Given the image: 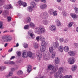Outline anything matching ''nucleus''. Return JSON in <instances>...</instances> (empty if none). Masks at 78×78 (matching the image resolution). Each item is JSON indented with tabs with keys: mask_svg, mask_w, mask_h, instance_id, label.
<instances>
[{
	"mask_svg": "<svg viewBox=\"0 0 78 78\" xmlns=\"http://www.w3.org/2000/svg\"><path fill=\"white\" fill-rule=\"evenodd\" d=\"M23 6L24 7H25V6H27V4L26 3V2H23V4H22Z\"/></svg>",
	"mask_w": 78,
	"mask_h": 78,
	"instance_id": "49530a36",
	"label": "nucleus"
},
{
	"mask_svg": "<svg viewBox=\"0 0 78 78\" xmlns=\"http://www.w3.org/2000/svg\"><path fill=\"white\" fill-rule=\"evenodd\" d=\"M30 6L33 8H35L36 7V4L35 2L32 1L30 2Z\"/></svg>",
	"mask_w": 78,
	"mask_h": 78,
	"instance_id": "aec40b11",
	"label": "nucleus"
},
{
	"mask_svg": "<svg viewBox=\"0 0 78 78\" xmlns=\"http://www.w3.org/2000/svg\"><path fill=\"white\" fill-rule=\"evenodd\" d=\"M35 32L36 33L39 34L40 33H44L45 28L42 26H40L39 27H37L35 29Z\"/></svg>",
	"mask_w": 78,
	"mask_h": 78,
	"instance_id": "f03ea898",
	"label": "nucleus"
},
{
	"mask_svg": "<svg viewBox=\"0 0 78 78\" xmlns=\"http://www.w3.org/2000/svg\"><path fill=\"white\" fill-rule=\"evenodd\" d=\"M64 69H63V68L61 67L58 69V72L60 74H62V73Z\"/></svg>",
	"mask_w": 78,
	"mask_h": 78,
	"instance_id": "a211bd4d",
	"label": "nucleus"
},
{
	"mask_svg": "<svg viewBox=\"0 0 78 78\" xmlns=\"http://www.w3.org/2000/svg\"><path fill=\"white\" fill-rule=\"evenodd\" d=\"M58 9L59 10H61L62 9L60 7H58Z\"/></svg>",
	"mask_w": 78,
	"mask_h": 78,
	"instance_id": "69168bd1",
	"label": "nucleus"
},
{
	"mask_svg": "<svg viewBox=\"0 0 78 78\" xmlns=\"http://www.w3.org/2000/svg\"><path fill=\"white\" fill-rule=\"evenodd\" d=\"M23 73V71H22V70H19L17 73V75H22Z\"/></svg>",
	"mask_w": 78,
	"mask_h": 78,
	"instance_id": "bb28decb",
	"label": "nucleus"
},
{
	"mask_svg": "<svg viewBox=\"0 0 78 78\" xmlns=\"http://www.w3.org/2000/svg\"><path fill=\"white\" fill-rule=\"evenodd\" d=\"M56 22L57 23V25L58 26H61V23L58 20H57L56 21Z\"/></svg>",
	"mask_w": 78,
	"mask_h": 78,
	"instance_id": "473e14b6",
	"label": "nucleus"
},
{
	"mask_svg": "<svg viewBox=\"0 0 78 78\" xmlns=\"http://www.w3.org/2000/svg\"><path fill=\"white\" fill-rule=\"evenodd\" d=\"M3 26V23L2 22H0V28H2Z\"/></svg>",
	"mask_w": 78,
	"mask_h": 78,
	"instance_id": "603ef678",
	"label": "nucleus"
},
{
	"mask_svg": "<svg viewBox=\"0 0 78 78\" xmlns=\"http://www.w3.org/2000/svg\"><path fill=\"white\" fill-rule=\"evenodd\" d=\"M57 12L56 11H54L53 13V16H56L57 15Z\"/></svg>",
	"mask_w": 78,
	"mask_h": 78,
	"instance_id": "a18cd8bd",
	"label": "nucleus"
},
{
	"mask_svg": "<svg viewBox=\"0 0 78 78\" xmlns=\"http://www.w3.org/2000/svg\"><path fill=\"white\" fill-rule=\"evenodd\" d=\"M11 72H13V71H14V70H15V69H14V68H12L11 69Z\"/></svg>",
	"mask_w": 78,
	"mask_h": 78,
	"instance_id": "e2e57ef3",
	"label": "nucleus"
},
{
	"mask_svg": "<svg viewBox=\"0 0 78 78\" xmlns=\"http://www.w3.org/2000/svg\"><path fill=\"white\" fill-rule=\"evenodd\" d=\"M74 46L76 48L78 47V44L76 43H75L74 44Z\"/></svg>",
	"mask_w": 78,
	"mask_h": 78,
	"instance_id": "3c124183",
	"label": "nucleus"
},
{
	"mask_svg": "<svg viewBox=\"0 0 78 78\" xmlns=\"http://www.w3.org/2000/svg\"><path fill=\"white\" fill-rule=\"evenodd\" d=\"M55 62L56 64H58L60 62V59H59V58L58 57H56L55 58Z\"/></svg>",
	"mask_w": 78,
	"mask_h": 78,
	"instance_id": "dca6fc26",
	"label": "nucleus"
},
{
	"mask_svg": "<svg viewBox=\"0 0 78 78\" xmlns=\"http://www.w3.org/2000/svg\"><path fill=\"white\" fill-rule=\"evenodd\" d=\"M34 8L31 7V6H30L27 7V10L29 11V12H32Z\"/></svg>",
	"mask_w": 78,
	"mask_h": 78,
	"instance_id": "4be33fe9",
	"label": "nucleus"
},
{
	"mask_svg": "<svg viewBox=\"0 0 78 78\" xmlns=\"http://www.w3.org/2000/svg\"><path fill=\"white\" fill-rule=\"evenodd\" d=\"M8 22H11V17L10 16H8L7 17Z\"/></svg>",
	"mask_w": 78,
	"mask_h": 78,
	"instance_id": "79ce46f5",
	"label": "nucleus"
},
{
	"mask_svg": "<svg viewBox=\"0 0 78 78\" xmlns=\"http://www.w3.org/2000/svg\"><path fill=\"white\" fill-rule=\"evenodd\" d=\"M59 78H64V77H63L62 75H61L59 77Z\"/></svg>",
	"mask_w": 78,
	"mask_h": 78,
	"instance_id": "052dcab7",
	"label": "nucleus"
},
{
	"mask_svg": "<svg viewBox=\"0 0 78 78\" xmlns=\"http://www.w3.org/2000/svg\"><path fill=\"white\" fill-rule=\"evenodd\" d=\"M50 30L52 31H55L56 30V27L55 26L52 25L50 26Z\"/></svg>",
	"mask_w": 78,
	"mask_h": 78,
	"instance_id": "ddd939ff",
	"label": "nucleus"
},
{
	"mask_svg": "<svg viewBox=\"0 0 78 78\" xmlns=\"http://www.w3.org/2000/svg\"><path fill=\"white\" fill-rule=\"evenodd\" d=\"M14 58H15V56H12L10 58V60H12V59H14Z\"/></svg>",
	"mask_w": 78,
	"mask_h": 78,
	"instance_id": "13d9d810",
	"label": "nucleus"
},
{
	"mask_svg": "<svg viewBox=\"0 0 78 78\" xmlns=\"http://www.w3.org/2000/svg\"><path fill=\"white\" fill-rule=\"evenodd\" d=\"M16 54L17 55L19 56H21V52L20 51H18L16 52Z\"/></svg>",
	"mask_w": 78,
	"mask_h": 78,
	"instance_id": "e433bc0d",
	"label": "nucleus"
},
{
	"mask_svg": "<svg viewBox=\"0 0 78 78\" xmlns=\"http://www.w3.org/2000/svg\"><path fill=\"white\" fill-rule=\"evenodd\" d=\"M50 58H51V56H50V54L49 53L46 54L45 55L43 56L44 59L46 61L49 60V59H50Z\"/></svg>",
	"mask_w": 78,
	"mask_h": 78,
	"instance_id": "423d86ee",
	"label": "nucleus"
},
{
	"mask_svg": "<svg viewBox=\"0 0 78 78\" xmlns=\"http://www.w3.org/2000/svg\"><path fill=\"white\" fill-rule=\"evenodd\" d=\"M47 5L45 4H43L40 5V8L41 9H45L47 8Z\"/></svg>",
	"mask_w": 78,
	"mask_h": 78,
	"instance_id": "393cba45",
	"label": "nucleus"
},
{
	"mask_svg": "<svg viewBox=\"0 0 78 78\" xmlns=\"http://www.w3.org/2000/svg\"><path fill=\"white\" fill-rule=\"evenodd\" d=\"M18 3L19 6H22L23 4V2L22 1H19Z\"/></svg>",
	"mask_w": 78,
	"mask_h": 78,
	"instance_id": "f704fd0d",
	"label": "nucleus"
},
{
	"mask_svg": "<svg viewBox=\"0 0 78 78\" xmlns=\"http://www.w3.org/2000/svg\"><path fill=\"white\" fill-rule=\"evenodd\" d=\"M53 50H55V49H53V47H50L49 48V52L51 53H53Z\"/></svg>",
	"mask_w": 78,
	"mask_h": 78,
	"instance_id": "cd10ccee",
	"label": "nucleus"
},
{
	"mask_svg": "<svg viewBox=\"0 0 78 78\" xmlns=\"http://www.w3.org/2000/svg\"><path fill=\"white\" fill-rule=\"evenodd\" d=\"M64 48L62 46H60L58 48V51L60 52H63Z\"/></svg>",
	"mask_w": 78,
	"mask_h": 78,
	"instance_id": "412c9836",
	"label": "nucleus"
},
{
	"mask_svg": "<svg viewBox=\"0 0 78 78\" xmlns=\"http://www.w3.org/2000/svg\"><path fill=\"white\" fill-rule=\"evenodd\" d=\"M61 0H57V2H58V3H60L61 2Z\"/></svg>",
	"mask_w": 78,
	"mask_h": 78,
	"instance_id": "338daca9",
	"label": "nucleus"
},
{
	"mask_svg": "<svg viewBox=\"0 0 78 78\" xmlns=\"http://www.w3.org/2000/svg\"><path fill=\"white\" fill-rule=\"evenodd\" d=\"M29 56L30 58H31V57H34V56H35V54H32V52L29 51L28 53H27V56Z\"/></svg>",
	"mask_w": 78,
	"mask_h": 78,
	"instance_id": "2eb2a0df",
	"label": "nucleus"
},
{
	"mask_svg": "<svg viewBox=\"0 0 78 78\" xmlns=\"http://www.w3.org/2000/svg\"><path fill=\"white\" fill-rule=\"evenodd\" d=\"M23 47L24 48H28V44L27 43H24L23 44Z\"/></svg>",
	"mask_w": 78,
	"mask_h": 78,
	"instance_id": "4c0bfd02",
	"label": "nucleus"
},
{
	"mask_svg": "<svg viewBox=\"0 0 78 78\" xmlns=\"http://www.w3.org/2000/svg\"><path fill=\"white\" fill-rule=\"evenodd\" d=\"M68 62L70 64H74L75 62V58L73 57H70L68 60Z\"/></svg>",
	"mask_w": 78,
	"mask_h": 78,
	"instance_id": "0eeeda50",
	"label": "nucleus"
},
{
	"mask_svg": "<svg viewBox=\"0 0 78 78\" xmlns=\"http://www.w3.org/2000/svg\"><path fill=\"white\" fill-rule=\"evenodd\" d=\"M60 74L58 72H57L55 73L54 74V77L55 78H59Z\"/></svg>",
	"mask_w": 78,
	"mask_h": 78,
	"instance_id": "5701e85b",
	"label": "nucleus"
},
{
	"mask_svg": "<svg viewBox=\"0 0 78 78\" xmlns=\"http://www.w3.org/2000/svg\"><path fill=\"white\" fill-rule=\"evenodd\" d=\"M4 70L3 67H0V71H2V70Z\"/></svg>",
	"mask_w": 78,
	"mask_h": 78,
	"instance_id": "5fc2aeb1",
	"label": "nucleus"
},
{
	"mask_svg": "<svg viewBox=\"0 0 78 78\" xmlns=\"http://www.w3.org/2000/svg\"><path fill=\"white\" fill-rule=\"evenodd\" d=\"M40 17L43 19H45L48 18V13L46 12H44L40 14Z\"/></svg>",
	"mask_w": 78,
	"mask_h": 78,
	"instance_id": "20e7f679",
	"label": "nucleus"
},
{
	"mask_svg": "<svg viewBox=\"0 0 78 78\" xmlns=\"http://www.w3.org/2000/svg\"><path fill=\"white\" fill-rule=\"evenodd\" d=\"M32 67L30 65H29L27 66V72L28 73H30V72L32 70V69H31Z\"/></svg>",
	"mask_w": 78,
	"mask_h": 78,
	"instance_id": "f3484780",
	"label": "nucleus"
},
{
	"mask_svg": "<svg viewBox=\"0 0 78 78\" xmlns=\"http://www.w3.org/2000/svg\"><path fill=\"white\" fill-rule=\"evenodd\" d=\"M14 64V62L12 61H9V64Z\"/></svg>",
	"mask_w": 78,
	"mask_h": 78,
	"instance_id": "8fccbe9b",
	"label": "nucleus"
},
{
	"mask_svg": "<svg viewBox=\"0 0 78 78\" xmlns=\"http://www.w3.org/2000/svg\"><path fill=\"white\" fill-rule=\"evenodd\" d=\"M41 36V35L40 36H37L36 37V39L37 41H38V42L39 41V39H41L40 36Z\"/></svg>",
	"mask_w": 78,
	"mask_h": 78,
	"instance_id": "a19ab883",
	"label": "nucleus"
},
{
	"mask_svg": "<svg viewBox=\"0 0 78 78\" xmlns=\"http://www.w3.org/2000/svg\"><path fill=\"white\" fill-rule=\"evenodd\" d=\"M24 29L26 30H27V29H28V28H29V25H26L24 26Z\"/></svg>",
	"mask_w": 78,
	"mask_h": 78,
	"instance_id": "c03bdc74",
	"label": "nucleus"
},
{
	"mask_svg": "<svg viewBox=\"0 0 78 78\" xmlns=\"http://www.w3.org/2000/svg\"><path fill=\"white\" fill-rule=\"evenodd\" d=\"M2 39H3L4 42H11L12 39L9 35H6L5 36H3L2 37Z\"/></svg>",
	"mask_w": 78,
	"mask_h": 78,
	"instance_id": "7ed1b4c3",
	"label": "nucleus"
},
{
	"mask_svg": "<svg viewBox=\"0 0 78 78\" xmlns=\"http://www.w3.org/2000/svg\"><path fill=\"white\" fill-rule=\"evenodd\" d=\"M34 48H38V44L37 43H35L34 45Z\"/></svg>",
	"mask_w": 78,
	"mask_h": 78,
	"instance_id": "72a5a7b5",
	"label": "nucleus"
},
{
	"mask_svg": "<svg viewBox=\"0 0 78 78\" xmlns=\"http://www.w3.org/2000/svg\"><path fill=\"white\" fill-rule=\"evenodd\" d=\"M56 54V52H53L52 53V55H51V58L53 59L55 58V55Z\"/></svg>",
	"mask_w": 78,
	"mask_h": 78,
	"instance_id": "c756f323",
	"label": "nucleus"
},
{
	"mask_svg": "<svg viewBox=\"0 0 78 78\" xmlns=\"http://www.w3.org/2000/svg\"><path fill=\"white\" fill-rule=\"evenodd\" d=\"M29 26L30 27H35V25L32 22L30 23Z\"/></svg>",
	"mask_w": 78,
	"mask_h": 78,
	"instance_id": "7c9ffc66",
	"label": "nucleus"
},
{
	"mask_svg": "<svg viewBox=\"0 0 78 78\" xmlns=\"http://www.w3.org/2000/svg\"><path fill=\"white\" fill-rule=\"evenodd\" d=\"M68 54L69 55L71 56H74L75 55V52L71 51H69Z\"/></svg>",
	"mask_w": 78,
	"mask_h": 78,
	"instance_id": "6ab92c4d",
	"label": "nucleus"
},
{
	"mask_svg": "<svg viewBox=\"0 0 78 78\" xmlns=\"http://www.w3.org/2000/svg\"><path fill=\"white\" fill-rule=\"evenodd\" d=\"M28 35L30 36L32 39H34L35 37V35L34 34V33L31 30H30L28 32Z\"/></svg>",
	"mask_w": 78,
	"mask_h": 78,
	"instance_id": "9d476101",
	"label": "nucleus"
},
{
	"mask_svg": "<svg viewBox=\"0 0 78 78\" xmlns=\"http://www.w3.org/2000/svg\"><path fill=\"white\" fill-rule=\"evenodd\" d=\"M12 51V48H11V49H9L8 51L9 52H11Z\"/></svg>",
	"mask_w": 78,
	"mask_h": 78,
	"instance_id": "680f3d73",
	"label": "nucleus"
},
{
	"mask_svg": "<svg viewBox=\"0 0 78 78\" xmlns=\"http://www.w3.org/2000/svg\"><path fill=\"white\" fill-rule=\"evenodd\" d=\"M72 25H73V23L70 22L69 23L68 25V27L69 28H70V27H72Z\"/></svg>",
	"mask_w": 78,
	"mask_h": 78,
	"instance_id": "c9c22d12",
	"label": "nucleus"
},
{
	"mask_svg": "<svg viewBox=\"0 0 78 78\" xmlns=\"http://www.w3.org/2000/svg\"><path fill=\"white\" fill-rule=\"evenodd\" d=\"M46 48L45 46L41 45L40 47V50L41 51H38L37 52V58L38 60H41L42 57V52L45 51Z\"/></svg>",
	"mask_w": 78,
	"mask_h": 78,
	"instance_id": "f257e3e1",
	"label": "nucleus"
},
{
	"mask_svg": "<svg viewBox=\"0 0 78 78\" xmlns=\"http://www.w3.org/2000/svg\"><path fill=\"white\" fill-rule=\"evenodd\" d=\"M40 37V41H41V44L42 45L45 46L47 45V43L45 42V38L42 36H41Z\"/></svg>",
	"mask_w": 78,
	"mask_h": 78,
	"instance_id": "39448f33",
	"label": "nucleus"
},
{
	"mask_svg": "<svg viewBox=\"0 0 78 78\" xmlns=\"http://www.w3.org/2000/svg\"><path fill=\"white\" fill-rule=\"evenodd\" d=\"M70 1L72 2H75L76 1V0H70Z\"/></svg>",
	"mask_w": 78,
	"mask_h": 78,
	"instance_id": "0e129e2a",
	"label": "nucleus"
},
{
	"mask_svg": "<svg viewBox=\"0 0 78 78\" xmlns=\"http://www.w3.org/2000/svg\"><path fill=\"white\" fill-rule=\"evenodd\" d=\"M5 8L8 9H9L10 8H12V6L10 4L9 5H6L5 6Z\"/></svg>",
	"mask_w": 78,
	"mask_h": 78,
	"instance_id": "a878e982",
	"label": "nucleus"
},
{
	"mask_svg": "<svg viewBox=\"0 0 78 78\" xmlns=\"http://www.w3.org/2000/svg\"><path fill=\"white\" fill-rule=\"evenodd\" d=\"M74 9L75 11V12L76 13V14H78V9L76 7H75L74 8Z\"/></svg>",
	"mask_w": 78,
	"mask_h": 78,
	"instance_id": "37998d69",
	"label": "nucleus"
},
{
	"mask_svg": "<svg viewBox=\"0 0 78 78\" xmlns=\"http://www.w3.org/2000/svg\"><path fill=\"white\" fill-rule=\"evenodd\" d=\"M49 12L50 14H51V15L52 14H53V10L52 9H50L49 11Z\"/></svg>",
	"mask_w": 78,
	"mask_h": 78,
	"instance_id": "58836bf2",
	"label": "nucleus"
},
{
	"mask_svg": "<svg viewBox=\"0 0 78 78\" xmlns=\"http://www.w3.org/2000/svg\"><path fill=\"white\" fill-rule=\"evenodd\" d=\"M27 23H29V22H31V19L30 17H27Z\"/></svg>",
	"mask_w": 78,
	"mask_h": 78,
	"instance_id": "2f4dec72",
	"label": "nucleus"
},
{
	"mask_svg": "<svg viewBox=\"0 0 78 78\" xmlns=\"http://www.w3.org/2000/svg\"><path fill=\"white\" fill-rule=\"evenodd\" d=\"M42 23L45 25H47L49 24V22L47 20H44L42 21Z\"/></svg>",
	"mask_w": 78,
	"mask_h": 78,
	"instance_id": "4468645a",
	"label": "nucleus"
},
{
	"mask_svg": "<svg viewBox=\"0 0 78 78\" xmlns=\"http://www.w3.org/2000/svg\"><path fill=\"white\" fill-rule=\"evenodd\" d=\"M48 69L49 70H52L54 72H55L56 69H58V67H57L56 68L53 65H50L48 66Z\"/></svg>",
	"mask_w": 78,
	"mask_h": 78,
	"instance_id": "6e6552de",
	"label": "nucleus"
},
{
	"mask_svg": "<svg viewBox=\"0 0 78 78\" xmlns=\"http://www.w3.org/2000/svg\"><path fill=\"white\" fill-rule=\"evenodd\" d=\"M64 50L65 51H66V52H68V51H69V48L68 46H66L64 48Z\"/></svg>",
	"mask_w": 78,
	"mask_h": 78,
	"instance_id": "b1692460",
	"label": "nucleus"
},
{
	"mask_svg": "<svg viewBox=\"0 0 78 78\" xmlns=\"http://www.w3.org/2000/svg\"><path fill=\"white\" fill-rule=\"evenodd\" d=\"M64 78H72V76L71 75L69 76L68 75H66L64 77Z\"/></svg>",
	"mask_w": 78,
	"mask_h": 78,
	"instance_id": "ea45409f",
	"label": "nucleus"
},
{
	"mask_svg": "<svg viewBox=\"0 0 78 78\" xmlns=\"http://www.w3.org/2000/svg\"><path fill=\"white\" fill-rule=\"evenodd\" d=\"M3 13L4 14H8V13H9V12L8 11L5 10L3 12Z\"/></svg>",
	"mask_w": 78,
	"mask_h": 78,
	"instance_id": "09e8293b",
	"label": "nucleus"
},
{
	"mask_svg": "<svg viewBox=\"0 0 78 78\" xmlns=\"http://www.w3.org/2000/svg\"><path fill=\"white\" fill-rule=\"evenodd\" d=\"M76 69V65H73L72 68V70L73 71H75Z\"/></svg>",
	"mask_w": 78,
	"mask_h": 78,
	"instance_id": "c85d7f7f",
	"label": "nucleus"
},
{
	"mask_svg": "<svg viewBox=\"0 0 78 78\" xmlns=\"http://www.w3.org/2000/svg\"><path fill=\"white\" fill-rule=\"evenodd\" d=\"M22 56L23 58H27L28 57V52L26 51H23L22 54Z\"/></svg>",
	"mask_w": 78,
	"mask_h": 78,
	"instance_id": "9b49d317",
	"label": "nucleus"
},
{
	"mask_svg": "<svg viewBox=\"0 0 78 78\" xmlns=\"http://www.w3.org/2000/svg\"><path fill=\"white\" fill-rule=\"evenodd\" d=\"M64 41V39L62 38H61L60 39V41L61 42H62Z\"/></svg>",
	"mask_w": 78,
	"mask_h": 78,
	"instance_id": "4d7b16f0",
	"label": "nucleus"
},
{
	"mask_svg": "<svg viewBox=\"0 0 78 78\" xmlns=\"http://www.w3.org/2000/svg\"><path fill=\"white\" fill-rule=\"evenodd\" d=\"M53 49H56V48H58V47L59 46V43L57 42H53L51 45Z\"/></svg>",
	"mask_w": 78,
	"mask_h": 78,
	"instance_id": "1a4fd4ad",
	"label": "nucleus"
},
{
	"mask_svg": "<svg viewBox=\"0 0 78 78\" xmlns=\"http://www.w3.org/2000/svg\"><path fill=\"white\" fill-rule=\"evenodd\" d=\"M9 76H12V71L9 72Z\"/></svg>",
	"mask_w": 78,
	"mask_h": 78,
	"instance_id": "864d4df0",
	"label": "nucleus"
},
{
	"mask_svg": "<svg viewBox=\"0 0 78 78\" xmlns=\"http://www.w3.org/2000/svg\"><path fill=\"white\" fill-rule=\"evenodd\" d=\"M63 14L65 16H67L68 15L67 13L66 12H63Z\"/></svg>",
	"mask_w": 78,
	"mask_h": 78,
	"instance_id": "de8ad7c7",
	"label": "nucleus"
},
{
	"mask_svg": "<svg viewBox=\"0 0 78 78\" xmlns=\"http://www.w3.org/2000/svg\"><path fill=\"white\" fill-rule=\"evenodd\" d=\"M9 61H5L4 62V63L6 64H9Z\"/></svg>",
	"mask_w": 78,
	"mask_h": 78,
	"instance_id": "6e6d98bb",
	"label": "nucleus"
},
{
	"mask_svg": "<svg viewBox=\"0 0 78 78\" xmlns=\"http://www.w3.org/2000/svg\"><path fill=\"white\" fill-rule=\"evenodd\" d=\"M40 78H45V77L44 76H41Z\"/></svg>",
	"mask_w": 78,
	"mask_h": 78,
	"instance_id": "774afa93",
	"label": "nucleus"
},
{
	"mask_svg": "<svg viewBox=\"0 0 78 78\" xmlns=\"http://www.w3.org/2000/svg\"><path fill=\"white\" fill-rule=\"evenodd\" d=\"M42 2H43L44 3H45L46 2V0H40Z\"/></svg>",
	"mask_w": 78,
	"mask_h": 78,
	"instance_id": "bf43d9fd",
	"label": "nucleus"
},
{
	"mask_svg": "<svg viewBox=\"0 0 78 78\" xmlns=\"http://www.w3.org/2000/svg\"><path fill=\"white\" fill-rule=\"evenodd\" d=\"M70 16L72 17V18L74 19L75 20H76L78 19V16L76 14H74L73 13H71Z\"/></svg>",
	"mask_w": 78,
	"mask_h": 78,
	"instance_id": "f8f14e48",
	"label": "nucleus"
}]
</instances>
